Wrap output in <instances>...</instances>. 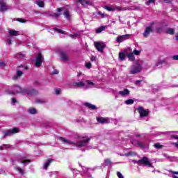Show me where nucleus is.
<instances>
[{"mask_svg":"<svg viewBox=\"0 0 178 178\" xmlns=\"http://www.w3.org/2000/svg\"><path fill=\"white\" fill-rule=\"evenodd\" d=\"M76 138V141L70 140L66 139V138H63V137H60L59 140L63 144H67V145H76V147H78V148H81V147L83 148L88 145V141H90V139L88 137L77 136Z\"/></svg>","mask_w":178,"mask_h":178,"instance_id":"f257e3e1","label":"nucleus"},{"mask_svg":"<svg viewBox=\"0 0 178 178\" xmlns=\"http://www.w3.org/2000/svg\"><path fill=\"white\" fill-rule=\"evenodd\" d=\"M74 87H79L81 88H84L85 90H88V88H91L92 87H94L95 86V83L94 82L87 80L86 82H74L73 83Z\"/></svg>","mask_w":178,"mask_h":178,"instance_id":"f03ea898","label":"nucleus"},{"mask_svg":"<svg viewBox=\"0 0 178 178\" xmlns=\"http://www.w3.org/2000/svg\"><path fill=\"white\" fill-rule=\"evenodd\" d=\"M11 90H13L8 92L9 94H16V92H18L19 94H29V95L31 94V92H30L29 89H27V88L23 89L19 86H12Z\"/></svg>","mask_w":178,"mask_h":178,"instance_id":"7ed1b4c3","label":"nucleus"},{"mask_svg":"<svg viewBox=\"0 0 178 178\" xmlns=\"http://www.w3.org/2000/svg\"><path fill=\"white\" fill-rule=\"evenodd\" d=\"M137 163L139 165V166H148V168H154V166H152V163H151V161H149V159H148L147 156H144L141 159L138 160Z\"/></svg>","mask_w":178,"mask_h":178,"instance_id":"20e7f679","label":"nucleus"},{"mask_svg":"<svg viewBox=\"0 0 178 178\" xmlns=\"http://www.w3.org/2000/svg\"><path fill=\"white\" fill-rule=\"evenodd\" d=\"M141 65L136 63L131 67L129 73L130 74H137V73H140V72H141Z\"/></svg>","mask_w":178,"mask_h":178,"instance_id":"39448f33","label":"nucleus"},{"mask_svg":"<svg viewBox=\"0 0 178 178\" xmlns=\"http://www.w3.org/2000/svg\"><path fill=\"white\" fill-rule=\"evenodd\" d=\"M154 22H152L150 24V26L146 27L144 33H143V37H145V38H148V37H149V34L151 33H152V31H154Z\"/></svg>","mask_w":178,"mask_h":178,"instance_id":"423d86ee","label":"nucleus"},{"mask_svg":"<svg viewBox=\"0 0 178 178\" xmlns=\"http://www.w3.org/2000/svg\"><path fill=\"white\" fill-rule=\"evenodd\" d=\"M42 60H44V56L42 54L39 53L35 58V67H40L41 65L42 64Z\"/></svg>","mask_w":178,"mask_h":178,"instance_id":"0eeeda50","label":"nucleus"},{"mask_svg":"<svg viewBox=\"0 0 178 178\" xmlns=\"http://www.w3.org/2000/svg\"><path fill=\"white\" fill-rule=\"evenodd\" d=\"M131 143L135 147H140V148H142V149H145V148H148L149 147L148 144L145 145L143 142H140L138 140H132Z\"/></svg>","mask_w":178,"mask_h":178,"instance_id":"6e6552de","label":"nucleus"},{"mask_svg":"<svg viewBox=\"0 0 178 178\" xmlns=\"http://www.w3.org/2000/svg\"><path fill=\"white\" fill-rule=\"evenodd\" d=\"M57 12H63V15L67 20H69L71 17L70 13L65 7L57 8Z\"/></svg>","mask_w":178,"mask_h":178,"instance_id":"1a4fd4ad","label":"nucleus"},{"mask_svg":"<svg viewBox=\"0 0 178 178\" xmlns=\"http://www.w3.org/2000/svg\"><path fill=\"white\" fill-rule=\"evenodd\" d=\"M104 8L106 9V10H108V12H115V10H118V12H120V10H122V8L116 6H105Z\"/></svg>","mask_w":178,"mask_h":178,"instance_id":"9d476101","label":"nucleus"},{"mask_svg":"<svg viewBox=\"0 0 178 178\" xmlns=\"http://www.w3.org/2000/svg\"><path fill=\"white\" fill-rule=\"evenodd\" d=\"M138 111L140 118H145L148 116V114L149 113V112L147 110L144 109L143 107H138Z\"/></svg>","mask_w":178,"mask_h":178,"instance_id":"9b49d317","label":"nucleus"},{"mask_svg":"<svg viewBox=\"0 0 178 178\" xmlns=\"http://www.w3.org/2000/svg\"><path fill=\"white\" fill-rule=\"evenodd\" d=\"M15 133H19V129L13 128L10 130H7L4 131V137H8L9 136H12V134H15Z\"/></svg>","mask_w":178,"mask_h":178,"instance_id":"f8f14e48","label":"nucleus"},{"mask_svg":"<svg viewBox=\"0 0 178 178\" xmlns=\"http://www.w3.org/2000/svg\"><path fill=\"white\" fill-rule=\"evenodd\" d=\"M95 47L96 49H97V51H99V52H102V51H104V48H105V44H104L103 42H95Z\"/></svg>","mask_w":178,"mask_h":178,"instance_id":"ddd939ff","label":"nucleus"},{"mask_svg":"<svg viewBox=\"0 0 178 178\" xmlns=\"http://www.w3.org/2000/svg\"><path fill=\"white\" fill-rule=\"evenodd\" d=\"M130 34H126L123 35H120L117 38V42H123V41H126V40H129L130 38Z\"/></svg>","mask_w":178,"mask_h":178,"instance_id":"4468645a","label":"nucleus"},{"mask_svg":"<svg viewBox=\"0 0 178 178\" xmlns=\"http://www.w3.org/2000/svg\"><path fill=\"white\" fill-rule=\"evenodd\" d=\"M60 58L63 62H69V56L65 51L60 54Z\"/></svg>","mask_w":178,"mask_h":178,"instance_id":"2eb2a0df","label":"nucleus"},{"mask_svg":"<svg viewBox=\"0 0 178 178\" xmlns=\"http://www.w3.org/2000/svg\"><path fill=\"white\" fill-rule=\"evenodd\" d=\"M24 72L20 70H17L16 72V74L13 77V80H17V79H20L22 76H23Z\"/></svg>","mask_w":178,"mask_h":178,"instance_id":"dca6fc26","label":"nucleus"},{"mask_svg":"<svg viewBox=\"0 0 178 178\" xmlns=\"http://www.w3.org/2000/svg\"><path fill=\"white\" fill-rule=\"evenodd\" d=\"M76 3H81L82 6H87L91 5V3L87 0H76Z\"/></svg>","mask_w":178,"mask_h":178,"instance_id":"f3484780","label":"nucleus"},{"mask_svg":"<svg viewBox=\"0 0 178 178\" xmlns=\"http://www.w3.org/2000/svg\"><path fill=\"white\" fill-rule=\"evenodd\" d=\"M84 105L85 106H86L89 109H91L92 111H95V109H97V106L92 104L91 103L86 102L84 103Z\"/></svg>","mask_w":178,"mask_h":178,"instance_id":"a211bd4d","label":"nucleus"},{"mask_svg":"<svg viewBox=\"0 0 178 178\" xmlns=\"http://www.w3.org/2000/svg\"><path fill=\"white\" fill-rule=\"evenodd\" d=\"M118 94L122 97H126V95H130V90H129V89H124V90L120 91Z\"/></svg>","mask_w":178,"mask_h":178,"instance_id":"6ab92c4d","label":"nucleus"},{"mask_svg":"<svg viewBox=\"0 0 178 178\" xmlns=\"http://www.w3.org/2000/svg\"><path fill=\"white\" fill-rule=\"evenodd\" d=\"M9 8L6 5V3H0V12H5V10H8Z\"/></svg>","mask_w":178,"mask_h":178,"instance_id":"aec40b11","label":"nucleus"},{"mask_svg":"<svg viewBox=\"0 0 178 178\" xmlns=\"http://www.w3.org/2000/svg\"><path fill=\"white\" fill-rule=\"evenodd\" d=\"M15 170H16L17 172H18V173H19V175H24L26 173V172L24 171V169L19 167V166H15L14 168Z\"/></svg>","mask_w":178,"mask_h":178,"instance_id":"412c9836","label":"nucleus"},{"mask_svg":"<svg viewBox=\"0 0 178 178\" xmlns=\"http://www.w3.org/2000/svg\"><path fill=\"white\" fill-rule=\"evenodd\" d=\"M52 161V159L47 160L43 165V169H45V170H47L49 165H51Z\"/></svg>","mask_w":178,"mask_h":178,"instance_id":"4be33fe9","label":"nucleus"},{"mask_svg":"<svg viewBox=\"0 0 178 178\" xmlns=\"http://www.w3.org/2000/svg\"><path fill=\"white\" fill-rule=\"evenodd\" d=\"M97 120L99 123H108V119L104 118H97Z\"/></svg>","mask_w":178,"mask_h":178,"instance_id":"5701e85b","label":"nucleus"},{"mask_svg":"<svg viewBox=\"0 0 178 178\" xmlns=\"http://www.w3.org/2000/svg\"><path fill=\"white\" fill-rule=\"evenodd\" d=\"M105 29H106V26H102L96 30V33L97 34H99V33H102V31H104V30H105Z\"/></svg>","mask_w":178,"mask_h":178,"instance_id":"b1692460","label":"nucleus"},{"mask_svg":"<svg viewBox=\"0 0 178 178\" xmlns=\"http://www.w3.org/2000/svg\"><path fill=\"white\" fill-rule=\"evenodd\" d=\"M36 5H38V6H39V8H44V1H41V0H38L35 1Z\"/></svg>","mask_w":178,"mask_h":178,"instance_id":"393cba45","label":"nucleus"},{"mask_svg":"<svg viewBox=\"0 0 178 178\" xmlns=\"http://www.w3.org/2000/svg\"><path fill=\"white\" fill-rule=\"evenodd\" d=\"M125 58H126V54H124V52L119 53L120 60H124Z\"/></svg>","mask_w":178,"mask_h":178,"instance_id":"a878e982","label":"nucleus"},{"mask_svg":"<svg viewBox=\"0 0 178 178\" xmlns=\"http://www.w3.org/2000/svg\"><path fill=\"white\" fill-rule=\"evenodd\" d=\"M29 113H31V115H35L37 113V110L35 108H29L28 110Z\"/></svg>","mask_w":178,"mask_h":178,"instance_id":"bb28decb","label":"nucleus"},{"mask_svg":"<svg viewBox=\"0 0 178 178\" xmlns=\"http://www.w3.org/2000/svg\"><path fill=\"white\" fill-rule=\"evenodd\" d=\"M127 57L129 60H131V61L134 60V54H133V53L128 54Z\"/></svg>","mask_w":178,"mask_h":178,"instance_id":"cd10ccee","label":"nucleus"},{"mask_svg":"<svg viewBox=\"0 0 178 178\" xmlns=\"http://www.w3.org/2000/svg\"><path fill=\"white\" fill-rule=\"evenodd\" d=\"M125 104L127 105H133L134 104V100L129 99L125 101Z\"/></svg>","mask_w":178,"mask_h":178,"instance_id":"c85d7f7f","label":"nucleus"},{"mask_svg":"<svg viewBox=\"0 0 178 178\" xmlns=\"http://www.w3.org/2000/svg\"><path fill=\"white\" fill-rule=\"evenodd\" d=\"M104 163H105V165H106V166H109V165L112 164V161H111V159H106L104 160Z\"/></svg>","mask_w":178,"mask_h":178,"instance_id":"c756f323","label":"nucleus"},{"mask_svg":"<svg viewBox=\"0 0 178 178\" xmlns=\"http://www.w3.org/2000/svg\"><path fill=\"white\" fill-rule=\"evenodd\" d=\"M132 155H134V153L132 152H129L128 153H126L124 154H120L121 156H132Z\"/></svg>","mask_w":178,"mask_h":178,"instance_id":"7c9ffc66","label":"nucleus"},{"mask_svg":"<svg viewBox=\"0 0 178 178\" xmlns=\"http://www.w3.org/2000/svg\"><path fill=\"white\" fill-rule=\"evenodd\" d=\"M167 33L168 34H170V35L175 34V30L173 29H172V28L168 29L167 30Z\"/></svg>","mask_w":178,"mask_h":178,"instance_id":"2f4dec72","label":"nucleus"},{"mask_svg":"<svg viewBox=\"0 0 178 178\" xmlns=\"http://www.w3.org/2000/svg\"><path fill=\"white\" fill-rule=\"evenodd\" d=\"M154 148H156L157 149H160L163 146L159 143H156V144H154Z\"/></svg>","mask_w":178,"mask_h":178,"instance_id":"473e14b6","label":"nucleus"},{"mask_svg":"<svg viewBox=\"0 0 178 178\" xmlns=\"http://www.w3.org/2000/svg\"><path fill=\"white\" fill-rule=\"evenodd\" d=\"M17 31H9V34L11 36H13V35H17Z\"/></svg>","mask_w":178,"mask_h":178,"instance_id":"72a5a7b5","label":"nucleus"},{"mask_svg":"<svg viewBox=\"0 0 178 178\" xmlns=\"http://www.w3.org/2000/svg\"><path fill=\"white\" fill-rule=\"evenodd\" d=\"M17 22H19V23H26L27 20L23 19V18H17Z\"/></svg>","mask_w":178,"mask_h":178,"instance_id":"f704fd0d","label":"nucleus"},{"mask_svg":"<svg viewBox=\"0 0 178 178\" xmlns=\"http://www.w3.org/2000/svg\"><path fill=\"white\" fill-rule=\"evenodd\" d=\"M162 63H163V60H159L156 64L154 65L155 67H158V66H159V65H162Z\"/></svg>","mask_w":178,"mask_h":178,"instance_id":"c9c22d12","label":"nucleus"},{"mask_svg":"<svg viewBox=\"0 0 178 178\" xmlns=\"http://www.w3.org/2000/svg\"><path fill=\"white\" fill-rule=\"evenodd\" d=\"M60 15H62V13H56L52 15V17H54L55 19H58V17H59V16H60Z\"/></svg>","mask_w":178,"mask_h":178,"instance_id":"e433bc0d","label":"nucleus"},{"mask_svg":"<svg viewBox=\"0 0 178 178\" xmlns=\"http://www.w3.org/2000/svg\"><path fill=\"white\" fill-rule=\"evenodd\" d=\"M92 66V65H91V63H90V62L86 63V67L87 69H91Z\"/></svg>","mask_w":178,"mask_h":178,"instance_id":"4c0bfd02","label":"nucleus"},{"mask_svg":"<svg viewBox=\"0 0 178 178\" xmlns=\"http://www.w3.org/2000/svg\"><path fill=\"white\" fill-rule=\"evenodd\" d=\"M29 162H30V160H21L20 161H19V163H23L24 165H25V163H29Z\"/></svg>","mask_w":178,"mask_h":178,"instance_id":"58836bf2","label":"nucleus"},{"mask_svg":"<svg viewBox=\"0 0 178 178\" xmlns=\"http://www.w3.org/2000/svg\"><path fill=\"white\" fill-rule=\"evenodd\" d=\"M5 148H9V146L7 145H3L2 146H0V151H2V149H5Z\"/></svg>","mask_w":178,"mask_h":178,"instance_id":"ea45409f","label":"nucleus"},{"mask_svg":"<svg viewBox=\"0 0 178 178\" xmlns=\"http://www.w3.org/2000/svg\"><path fill=\"white\" fill-rule=\"evenodd\" d=\"M90 60H91V62H95V60H97V56H92L90 57Z\"/></svg>","mask_w":178,"mask_h":178,"instance_id":"a19ab883","label":"nucleus"},{"mask_svg":"<svg viewBox=\"0 0 178 178\" xmlns=\"http://www.w3.org/2000/svg\"><path fill=\"white\" fill-rule=\"evenodd\" d=\"M97 15H99V16H101V17L102 18L105 17V14L102 13L101 11L97 12Z\"/></svg>","mask_w":178,"mask_h":178,"instance_id":"79ce46f5","label":"nucleus"},{"mask_svg":"<svg viewBox=\"0 0 178 178\" xmlns=\"http://www.w3.org/2000/svg\"><path fill=\"white\" fill-rule=\"evenodd\" d=\"M155 3V0H148L146 4L150 5V3Z\"/></svg>","mask_w":178,"mask_h":178,"instance_id":"37998d69","label":"nucleus"},{"mask_svg":"<svg viewBox=\"0 0 178 178\" xmlns=\"http://www.w3.org/2000/svg\"><path fill=\"white\" fill-rule=\"evenodd\" d=\"M56 31H57V33H60V34H65V31L60 29H56Z\"/></svg>","mask_w":178,"mask_h":178,"instance_id":"c03bdc74","label":"nucleus"},{"mask_svg":"<svg viewBox=\"0 0 178 178\" xmlns=\"http://www.w3.org/2000/svg\"><path fill=\"white\" fill-rule=\"evenodd\" d=\"M172 58L173 60H178V54L172 56Z\"/></svg>","mask_w":178,"mask_h":178,"instance_id":"a18cd8bd","label":"nucleus"},{"mask_svg":"<svg viewBox=\"0 0 178 178\" xmlns=\"http://www.w3.org/2000/svg\"><path fill=\"white\" fill-rule=\"evenodd\" d=\"M117 175L119 178H124L120 172H118Z\"/></svg>","mask_w":178,"mask_h":178,"instance_id":"49530a36","label":"nucleus"},{"mask_svg":"<svg viewBox=\"0 0 178 178\" xmlns=\"http://www.w3.org/2000/svg\"><path fill=\"white\" fill-rule=\"evenodd\" d=\"M55 92H56V95H59V94H60V89H59V88L56 89Z\"/></svg>","mask_w":178,"mask_h":178,"instance_id":"de8ad7c7","label":"nucleus"},{"mask_svg":"<svg viewBox=\"0 0 178 178\" xmlns=\"http://www.w3.org/2000/svg\"><path fill=\"white\" fill-rule=\"evenodd\" d=\"M134 55H139L140 54V51L135 49V50H134Z\"/></svg>","mask_w":178,"mask_h":178,"instance_id":"09e8293b","label":"nucleus"},{"mask_svg":"<svg viewBox=\"0 0 178 178\" xmlns=\"http://www.w3.org/2000/svg\"><path fill=\"white\" fill-rule=\"evenodd\" d=\"M16 102H17V100H16L15 98H13L12 102H11L12 105H15V104H16Z\"/></svg>","mask_w":178,"mask_h":178,"instance_id":"8fccbe9b","label":"nucleus"},{"mask_svg":"<svg viewBox=\"0 0 178 178\" xmlns=\"http://www.w3.org/2000/svg\"><path fill=\"white\" fill-rule=\"evenodd\" d=\"M70 37H71L72 38H75V37H79V34L74 33L73 35H70Z\"/></svg>","mask_w":178,"mask_h":178,"instance_id":"3c124183","label":"nucleus"},{"mask_svg":"<svg viewBox=\"0 0 178 178\" xmlns=\"http://www.w3.org/2000/svg\"><path fill=\"white\" fill-rule=\"evenodd\" d=\"M6 65V63L5 62L0 63L1 67H5Z\"/></svg>","mask_w":178,"mask_h":178,"instance_id":"603ef678","label":"nucleus"},{"mask_svg":"<svg viewBox=\"0 0 178 178\" xmlns=\"http://www.w3.org/2000/svg\"><path fill=\"white\" fill-rule=\"evenodd\" d=\"M171 138H174L175 140H178L177 135H171Z\"/></svg>","mask_w":178,"mask_h":178,"instance_id":"864d4df0","label":"nucleus"},{"mask_svg":"<svg viewBox=\"0 0 178 178\" xmlns=\"http://www.w3.org/2000/svg\"><path fill=\"white\" fill-rule=\"evenodd\" d=\"M135 84H136V86H140V84H141V81H139V80L136 81Z\"/></svg>","mask_w":178,"mask_h":178,"instance_id":"5fc2aeb1","label":"nucleus"},{"mask_svg":"<svg viewBox=\"0 0 178 178\" xmlns=\"http://www.w3.org/2000/svg\"><path fill=\"white\" fill-rule=\"evenodd\" d=\"M163 156H164L165 158H167V159H170V158H171L169 155H168V154H163Z\"/></svg>","mask_w":178,"mask_h":178,"instance_id":"6e6d98bb","label":"nucleus"},{"mask_svg":"<svg viewBox=\"0 0 178 178\" xmlns=\"http://www.w3.org/2000/svg\"><path fill=\"white\" fill-rule=\"evenodd\" d=\"M170 173H172V175H178V172L176 171H172V170H169Z\"/></svg>","mask_w":178,"mask_h":178,"instance_id":"4d7b16f0","label":"nucleus"},{"mask_svg":"<svg viewBox=\"0 0 178 178\" xmlns=\"http://www.w3.org/2000/svg\"><path fill=\"white\" fill-rule=\"evenodd\" d=\"M17 56H18V58H24V55H23L22 54H17Z\"/></svg>","mask_w":178,"mask_h":178,"instance_id":"13d9d810","label":"nucleus"},{"mask_svg":"<svg viewBox=\"0 0 178 178\" xmlns=\"http://www.w3.org/2000/svg\"><path fill=\"white\" fill-rule=\"evenodd\" d=\"M59 73L58 70H55L52 72V74H58Z\"/></svg>","mask_w":178,"mask_h":178,"instance_id":"bf43d9fd","label":"nucleus"},{"mask_svg":"<svg viewBox=\"0 0 178 178\" xmlns=\"http://www.w3.org/2000/svg\"><path fill=\"white\" fill-rule=\"evenodd\" d=\"M164 2H166V3H170L172 2V0H163Z\"/></svg>","mask_w":178,"mask_h":178,"instance_id":"052dcab7","label":"nucleus"},{"mask_svg":"<svg viewBox=\"0 0 178 178\" xmlns=\"http://www.w3.org/2000/svg\"><path fill=\"white\" fill-rule=\"evenodd\" d=\"M8 45H10V44H12V40H10V39L8 40Z\"/></svg>","mask_w":178,"mask_h":178,"instance_id":"680f3d73","label":"nucleus"},{"mask_svg":"<svg viewBox=\"0 0 178 178\" xmlns=\"http://www.w3.org/2000/svg\"><path fill=\"white\" fill-rule=\"evenodd\" d=\"M174 145H175V147H177L178 148V142L174 143Z\"/></svg>","mask_w":178,"mask_h":178,"instance_id":"e2e57ef3","label":"nucleus"},{"mask_svg":"<svg viewBox=\"0 0 178 178\" xmlns=\"http://www.w3.org/2000/svg\"><path fill=\"white\" fill-rule=\"evenodd\" d=\"M162 31V29H157V33H161Z\"/></svg>","mask_w":178,"mask_h":178,"instance_id":"0e129e2a","label":"nucleus"},{"mask_svg":"<svg viewBox=\"0 0 178 178\" xmlns=\"http://www.w3.org/2000/svg\"><path fill=\"white\" fill-rule=\"evenodd\" d=\"M175 38H176L177 41H178V33H177V35H175Z\"/></svg>","mask_w":178,"mask_h":178,"instance_id":"69168bd1","label":"nucleus"},{"mask_svg":"<svg viewBox=\"0 0 178 178\" xmlns=\"http://www.w3.org/2000/svg\"><path fill=\"white\" fill-rule=\"evenodd\" d=\"M5 3V0H0V3Z\"/></svg>","mask_w":178,"mask_h":178,"instance_id":"338daca9","label":"nucleus"},{"mask_svg":"<svg viewBox=\"0 0 178 178\" xmlns=\"http://www.w3.org/2000/svg\"><path fill=\"white\" fill-rule=\"evenodd\" d=\"M172 178H178V177L176 175H174V176H172Z\"/></svg>","mask_w":178,"mask_h":178,"instance_id":"774afa93","label":"nucleus"}]
</instances>
